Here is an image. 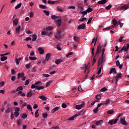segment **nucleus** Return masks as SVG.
I'll list each match as a JSON object with an SVG mask.
<instances>
[{
	"mask_svg": "<svg viewBox=\"0 0 129 129\" xmlns=\"http://www.w3.org/2000/svg\"><path fill=\"white\" fill-rule=\"evenodd\" d=\"M117 23H118V22H117V20L113 19V20L112 21V25L111 26H109L108 27H107L105 29H103V30H111V29H113V28H114V27H117Z\"/></svg>",
	"mask_w": 129,
	"mask_h": 129,
	"instance_id": "1",
	"label": "nucleus"
},
{
	"mask_svg": "<svg viewBox=\"0 0 129 129\" xmlns=\"http://www.w3.org/2000/svg\"><path fill=\"white\" fill-rule=\"evenodd\" d=\"M103 67V64L101 62H100V60H98V71L97 72L98 75H99L100 73H101V69H102V68Z\"/></svg>",
	"mask_w": 129,
	"mask_h": 129,
	"instance_id": "2",
	"label": "nucleus"
},
{
	"mask_svg": "<svg viewBox=\"0 0 129 129\" xmlns=\"http://www.w3.org/2000/svg\"><path fill=\"white\" fill-rule=\"evenodd\" d=\"M101 52V46L98 45L97 48L96 52L95 54V57H98L99 53Z\"/></svg>",
	"mask_w": 129,
	"mask_h": 129,
	"instance_id": "3",
	"label": "nucleus"
},
{
	"mask_svg": "<svg viewBox=\"0 0 129 129\" xmlns=\"http://www.w3.org/2000/svg\"><path fill=\"white\" fill-rule=\"evenodd\" d=\"M41 83V81H38V82H36L34 84H32L31 85V89H34V88L36 89V90H37V85H39V84H40Z\"/></svg>",
	"mask_w": 129,
	"mask_h": 129,
	"instance_id": "4",
	"label": "nucleus"
},
{
	"mask_svg": "<svg viewBox=\"0 0 129 129\" xmlns=\"http://www.w3.org/2000/svg\"><path fill=\"white\" fill-rule=\"evenodd\" d=\"M63 35L61 34V33H57L55 36V38L56 39H57V40H60V39H61V38H62V36Z\"/></svg>",
	"mask_w": 129,
	"mask_h": 129,
	"instance_id": "5",
	"label": "nucleus"
},
{
	"mask_svg": "<svg viewBox=\"0 0 129 129\" xmlns=\"http://www.w3.org/2000/svg\"><path fill=\"white\" fill-rule=\"evenodd\" d=\"M107 2H108V0H101L99 1L97 4L98 5H105Z\"/></svg>",
	"mask_w": 129,
	"mask_h": 129,
	"instance_id": "6",
	"label": "nucleus"
},
{
	"mask_svg": "<svg viewBox=\"0 0 129 129\" xmlns=\"http://www.w3.org/2000/svg\"><path fill=\"white\" fill-rule=\"evenodd\" d=\"M55 22H56V26H58V27H60V26H61L62 20H61V19H58L57 20H55Z\"/></svg>",
	"mask_w": 129,
	"mask_h": 129,
	"instance_id": "7",
	"label": "nucleus"
},
{
	"mask_svg": "<svg viewBox=\"0 0 129 129\" xmlns=\"http://www.w3.org/2000/svg\"><path fill=\"white\" fill-rule=\"evenodd\" d=\"M116 66L119 67V69H122V66H123L122 64H120V62H119V60H116Z\"/></svg>",
	"mask_w": 129,
	"mask_h": 129,
	"instance_id": "8",
	"label": "nucleus"
},
{
	"mask_svg": "<svg viewBox=\"0 0 129 129\" xmlns=\"http://www.w3.org/2000/svg\"><path fill=\"white\" fill-rule=\"evenodd\" d=\"M78 29H79V30H81V29L84 30L85 29V24L83 23L82 24H81L78 27Z\"/></svg>",
	"mask_w": 129,
	"mask_h": 129,
	"instance_id": "9",
	"label": "nucleus"
},
{
	"mask_svg": "<svg viewBox=\"0 0 129 129\" xmlns=\"http://www.w3.org/2000/svg\"><path fill=\"white\" fill-rule=\"evenodd\" d=\"M120 122H121L122 124H123V125H127V123L124 119V118H121Z\"/></svg>",
	"mask_w": 129,
	"mask_h": 129,
	"instance_id": "10",
	"label": "nucleus"
},
{
	"mask_svg": "<svg viewBox=\"0 0 129 129\" xmlns=\"http://www.w3.org/2000/svg\"><path fill=\"white\" fill-rule=\"evenodd\" d=\"M127 9H128V6L126 5L122 6L119 8L120 11H123V10H127Z\"/></svg>",
	"mask_w": 129,
	"mask_h": 129,
	"instance_id": "11",
	"label": "nucleus"
},
{
	"mask_svg": "<svg viewBox=\"0 0 129 129\" xmlns=\"http://www.w3.org/2000/svg\"><path fill=\"white\" fill-rule=\"evenodd\" d=\"M59 3L58 1H51L50 0L47 1V4H48V5H54V4H58Z\"/></svg>",
	"mask_w": 129,
	"mask_h": 129,
	"instance_id": "12",
	"label": "nucleus"
},
{
	"mask_svg": "<svg viewBox=\"0 0 129 129\" xmlns=\"http://www.w3.org/2000/svg\"><path fill=\"white\" fill-rule=\"evenodd\" d=\"M103 123V120H99L95 122V124H96V125L98 126L100 125V124H101V123Z\"/></svg>",
	"mask_w": 129,
	"mask_h": 129,
	"instance_id": "13",
	"label": "nucleus"
},
{
	"mask_svg": "<svg viewBox=\"0 0 129 129\" xmlns=\"http://www.w3.org/2000/svg\"><path fill=\"white\" fill-rule=\"evenodd\" d=\"M38 50L39 51L40 54H44V52H45V50L42 47H39L38 48Z\"/></svg>",
	"mask_w": 129,
	"mask_h": 129,
	"instance_id": "14",
	"label": "nucleus"
},
{
	"mask_svg": "<svg viewBox=\"0 0 129 129\" xmlns=\"http://www.w3.org/2000/svg\"><path fill=\"white\" fill-rule=\"evenodd\" d=\"M25 77V74L24 73H19L18 75V79H20V78H23Z\"/></svg>",
	"mask_w": 129,
	"mask_h": 129,
	"instance_id": "15",
	"label": "nucleus"
},
{
	"mask_svg": "<svg viewBox=\"0 0 129 129\" xmlns=\"http://www.w3.org/2000/svg\"><path fill=\"white\" fill-rule=\"evenodd\" d=\"M12 110H13V108L11 107H9L5 111L6 113H10V112H11V111H12Z\"/></svg>",
	"mask_w": 129,
	"mask_h": 129,
	"instance_id": "16",
	"label": "nucleus"
},
{
	"mask_svg": "<svg viewBox=\"0 0 129 129\" xmlns=\"http://www.w3.org/2000/svg\"><path fill=\"white\" fill-rule=\"evenodd\" d=\"M33 91L31 90L30 91H29L26 95L27 97H31V96H32V95H33Z\"/></svg>",
	"mask_w": 129,
	"mask_h": 129,
	"instance_id": "17",
	"label": "nucleus"
},
{
	"mask_svg": "<svg viewBox=\"0 0 129 129\" xmlns=\"http://www.w3.org/2000/svg\"><path fill=\"white\" fill-rule=\"evenodd\" d=\"M96 42H97V38H96V39H95V38H94L92 40L91 45H92V44H93V43H94V47L96 45Z\"/></svg>",
	"mask_w": 129,
	"mask_h": 129,
	"instance_id": "18",
	"label": "nucleus"
},
{
	"mask_svg": "<svg viewBox=\"0 0 129 129\" xmlns=\"http://www.w3.org/2000/svg\"><path fill=\"white\" fill-rule=\"evenodd\" d=\"M104 56H101V57H99L98 61L101 62L102 63H104L105 62V59H104Z\"/></svg>",
	"mask_w": 129,
	"mask_h": 129,
	"instance_id": "19",
	"label": "nucleus"
},
{
	"mask_svg": "<svg viewBox=\"0 0 129 129\" xmlns=\"http://www.w3.org/2000/svg\"><path fill=\"white\" fill-rule=\"evenodd\" d=\"M62 62H63V59H59L56 60L55 61V64H56L57 65H58V64H60V63H62Z\"/></svg>",
	"mask_w": 129,
	"mask_h": 129,
	"instance_id": "20",
	"label": "nucleus"
},
{
	"mask_svg": "<svg viewBox=\"0 0 129 129\" xmlns=\"http://www.w3.org/2000/svg\"><path fill=\"white\" fill-rule=\"evenodd\" d=\"M74 40L76 42H77V43H79L80 42V38L77 37L76 36L74 37Z\"/></svg>",
	"mask_w": 129,
	"mask_h": 129,
	"instance_id": "21",
	"label": "nucleus"
},
{
	"mask_svg": "<svg viewBox=\"0 0 129 129\" xmlns=\"http://www.w3.org/2000/svg\"><path fill=\"white\" fill-rule=\"evenodd\" d=\"M36 40H37V35H36V34H34L32 35V42H35V41H36Z\"/></svg>",
	"mask_w": 129,
	"mask_h": 129,
	"instance_id": "22",
	"label": "nucleus"
},
{
	"mask_svg": "<svg viewBox=\"0 0 129 129\" xmlns=\"http://www.w3.org/2000/svg\"><path fill=\"white\" fill-rule=\"evenodd\" d=\"M44 88H45V86H41L39 87V86L37 85V86H36L37 90H41V89H44Z\"/></svg>",
	"mask_w": 129,
	"mask_h": 129,
	"instance_id": "23",
	"label": "nucleus"
},
{
	"mask_svg": "<svg viewBox=\"0 0 129 129\" xmlns=\"http://www.w3.org/2000/svg\"><path fill=\"white\" fill-rule=\"evenodd\" d=\"M58 109H59V107H55L54 108H53L51 110V112L52 113H54V112H56V111H57V110H58Z\"/></svg>",
	"mask_w": 129,
	"mask_h": 129,
	"instance_id": "24",
	"label": "nucleus"
},
{
	"mask_svg": "<svg viewBox=\"0 0 129 129\" xmlns=\"http://www.w3.org/2000/svg\"><path fill=\"white\" fill-rule=\"evenodd\" d=\"M18 23H19V20L15 19L13 21V25H14V26H18Z\"/></svg>",
	"mask_w": 129,
	"mask_h": 129,
	"instance_id": "25",
	"label": "nucleus"
},
{
	"mask_svg": "<svg viewBox=\"0 0 129 129\" xmlns=\"http://www.w3.org/2000/svg\"><path fill=\"white\" fill-rule=\"evenodd\" d=\"M84 112H85V110L84 109L81 110L78 113V116H79V115H83V114H84Z\"/></svg>",
	"mask_w": 129,
	"mask_h": 129,
	"instance_id": "26",
	"label": "nucleus"
},
{
	"mask_svg": "<svg viewBox=\"0 0 129 129\" xmlns=\"http://www.w3.org/2000/svg\"><path fill=\"white\" fill-rule=\"evenodd\" d=\"M117 76L114 77V78H122V74L121 73L120 74H117Z\"/></svg>",
	"mask_w": 129,
	"mask_h": 129,
	"instance_id": "27",
	"label": "nucleus"
},
{
	"mask_svg": "<svg viewBox=\"0 0 129 129\" xmlns=\"http://www.w3.org/2000/svg\"><path fill=\"white\" fill-rule=\"evenodd\" d=\"M51 57V53H47L46 54L45 60H49Z\"/></svg>",
	"mask_w": 129,
	"mask_h": 129,
	"instance_id": "28",
	"label": "nucleus"
},
{
	"mask_svg": "<svg viewBox=\"0 0 129 129\" xmlns=\"http://www.w3.org/2000/svg\"><path fill=\"white\" fill-rule=\"evenodd\" d=\"M39 98L40 99L43 100V101L47 100V98H46V97H45L44 96H40Z\"/></svg>",
	"mask_w": 129,
	"mask_h": 129,
	"instance_id": "29",
	"label": "nucleus"
},
{
	"mask_svg": "<svg viewBox=\"0 0 129 129\" xmlns=\"http://www.w3.org/2000/svg\"><path fill=\"white\" fill-rule=\"evenodd\" d=\"M22 59V58H16L15 59V61L17 65H19L20 64V61Z\"/></svg>",
	"mask_w": 129,
	"mask_h": 129,
	"instance_id": "30",
	"label": "nucleus"
},
{
	"mask_svg": "<svg viewBox=\"0 0 129 129\" xmlns=\"http://www.w3.org/2000/svg\"><path fill=\"white\" fill-rule=\"evenodd\" d=\"M83 107V106H82V105L80 104V105H76V106H75V108L76 109H78V110H79V109H81V108H82Z\"/></svg>",
	"mask_w": 129,
	"mask_h": 129,
	"instance_id": "31",
	"label": "nucleus"
},
{
	"mask_svg": "<svg viewBox=\"0 0 129 129\" xmlns=\"http://www.w3.org/2000/svg\"><path fill=\"white\" fill-rule=\"evenodd\" d=\"M52 33H41V35L42 36H48L49 37H50V36H51Z\"/></svg>",
	"mask_w": 129,
	"mask_h": 129,
	"instance_id": "32",
	"label": "nucleus"
},
{
	"mask_svg": "<svg viewBox=\"0 0 129 129\" xmlns=\"http://www.w3.org/2000/svg\"><path fill=\"white\" fill-rule=\"evenodd\" d=\"M101 94H98L96 96L95 98L97 99V100H100V99H101Z\"/></svg>",
	"mask_w": 129,
	"mask_h": 129,
	"instance_id": "33",
	"label": "nucleus"
},
{
	"mask_svg": "<svg viewBox=\"0 0 129 129\" xmlns=\"http://www.w3.org/2000/svg\"><path fill=\"white\" fill-rule=\"evenodd\" d=\"M51 18V19H52V20H57V19H59V16H57L56 15H52Z\"/></svg>",
	"mask_w": 129,
	"mask_h": 129,
	"instance_id": "34",
	"label": "nucleus"
},
{
	"mask_svg": "<svg viewBox=\"0 0 129 129\" xmlns=\"http://www.w3.org/2000/svg\"><path fill=\"white\" fill-rule=\"evenodd\" d=\"M53 29H54V27H51V26L46 27V28L47 31H52V30H53Z\"/></svg>",
	"mask_w": 129,
	"mask_h": 129,
	"instance_id": "35",
	"label": "nucleus"
},
{
	"mask_svg": "<svg viewBox=\"0 0 129 129\" xmlns=\"http://www.w3.org/2000/svg\"><path fill=\"white\" fill-rule=\"evenodd\" d=\"M22 118H23V119H25L26 117H28V115L26 114L25 113H24L22 116H21Z\"/></svg>",
	"mask_w": 129,
	"mask_h": 129,
	"instance_id": "36",
	"label": "nucleus"
},
{
	"mask_svg": "<svg viewBox=\"0 0 129 129\" xmlns=\"http://www.w3.org/2000/svg\"><path fill=\"white\" fill-rule=\"evenodd\" d=\"M21 7H22V3H20L18 5H17L15 7V10H18V9H20V8H21Z\"/></svg>",
	"mask_w": 129,
	"mask_h": 129,
	"instance_id": "37",
	"label": "nucleus"
},
{
	"mask_svg": "<svg viewBox=\"0 0 129 129\" xmlns=\"http://www.w3.org/2000/svg\"><path fill=\"white\" fill-rule=\"evenodd\" d=\"M113 112H114V111L112 109L109 110L107 111V113H108V114H112Z\"/></svg>",
	"mask_w": 129,
	"mask_h": 129,
	"instance_id": "38",
	"label": "nucleus"
},
{
	"mask_svg": "<svg viewBox=\"0 0 129 129\" xmlns=\"http://www.w3.org/2000/svg\"><path fill=\"white\" fill-rule=\"evenodd\" d=\"M35 117H39V109L37 110L35 112Z\"/></svg>",
	"mask_w": 129,
	"mask_h": 129,
	"instance_id": "39",
	"label": "nucleus"
},
{
	"mask_svg": "<svg viewBox=\"0 0 129 129\" xmlns=\"http://www.w3.org/2000/svg\"><path fill=\"white\" fill-rule=\"evenodd\" d=\"M7 59H8V57H7V56H2L1 58V61H6V60H7Z\"/></svg>",
	"mask_w": 129,
	"mask_h": 129,
	"instance_id": "40",
	"label": "nucleus"
},
{
	"mask_svg": "<svg viewBox=\"0 0 129 129\" xmlns=\"http://www.w3.org/2000/svg\"><path fill=\"white\" fill-rule=\"evenodd\" d=\"M23 89H24V88H23V87L20 86L18 88H17V89H16V91H20V90H21V91H23Z\"/></svg>",
	"mask_w": 129,
	"mask_h": 129,
	"instance_id": "41",
	"label": "nucleus"
},
{
	"mask_svg": "<svg viewBox=\"0 0 129 129\" xmlns=\"http://www.w3.org/2000/svg\"><path fill=\"white\" fill-rule=\"evenodd\" d=\"M21 25L18 26V27L16 28V32L17 33H19L21 31Z\"/></svg>",
	"mask_w": 129,
	"mask_h": 129,
	"instance_id": "42",
	"label": "nucleus"
},
{
	"mask_svg": "<svg viewBox=\"0 0 129 129\" xmlns=\"http://www.w3.org/2000/svg\"><path fill=\"white\" fill-rule=\"evenodd\" d=\"M39 8L40 9H43V10L46 9V6L43 5H39Z\"/></svg>",
	"mask_w": 129,
	"mask_h": 129,
	"instance_id": "43",
	"label": "nucleus"
},
{
	"mask_svg": "<svg viewBox=\"0 0 129 129\" xmlns=\"http://www.w3.org/2000/svg\"><path fill=\"white\" fill-rule=\"evenodd\" d=\"M42 117L43 118H47L48 117V113H45L42 114Z\"/></svg>",
	"mask_w": 129,
	"mask_h": 129,
	"instance_id": "44",
	"label": "nucleus"
},
{
	"mask_svg": "<svg viewBox=\"0 0 129 129\" xmlns=\"http://www.w3.org/2000/svg\"><path fill=\"white\" fill-rule=\"evenodd\" d=\"M111 7H112V5H109L108 6L105 7V10H109L110 9H111Z\"/></svg>",
	"mask_w": 129,
	"mask_h": 129,
	"instance_id": "45",
	"label": "nucleus"
},
{
	"mask_svg": "<svg viewBox=\"0 0 129 129\" xmlns=\"http://www.w3.org/2000/svg\"><path fill=\"white\" fill-rule=\"evenodd\" d=\"M30 60H31V61H33V60H37V57L36 56H29Z\"/></svg>",
	"mask_w": 129,
	"mask_h": 129,
	"instance_id": "46",
	"label": "nucleus"
},
{
	"mask_svg": "<svg viewBox=\"0 0 129 129\" xmlns=\"http://www.w3.org/2000/svg\"><path fill=\"white\" fill-rule=\"evenodd\" d=\"M110 100L108 99L107 100L105 103H103L104 105H106V104H108V103H110Z\"/></svg>",
	"mask_w": 129,
	"mask_h": 129,
	"instance_id": "47",
	"label": "nucleus"
},
{
	"mask_svg": "<svg viewBox=\"0 0 129 129\" xmlns=\"http://www.w3.org/2000/svg\"><path fill=\"white\" fill-rule=\"evenodd\" d=\"M87 13H91L92 12V9L90 7L88 8L87 10H86Z\"/></svg>",
	"mask_w": 129,
	"mask_h": 129,
	"instance_id": "48",
	"label": "nucleus"
},
{
	"mask_svg": "<svg viewBox=\"0 0 129 129\" xmlns=\"http://www.w3.org/2000/svg\"><path fill=\"white\" fill-rule=\"evenodd\" d=\"M43 13L46 15V16H49V14H50V12L46 10H44Z\"/></svg>",
	"mask_w": 129,
	"mask_h": 129,
	"instance_id": "49",
	"label": "nucleus"
},
{
	"mask_svg": "<svg viewBox=\"0 0 129 129\" xmlns=\"http://www.w3.org/2000/svg\"><path fill=\"white\" fill-rule=\"evenodd\" d=\"M121 49L123 50V51H127V48L126 47V46L125 45H124L122 48H121Z\"/></svg>",
	"mask_w": 129,
	"mask_h": 129,
	"instance_id": "50",
	"label": "nucleus"
},
{
	"mask_svg": "<svg viewBox=\"0 0 129 129\" xmlns=\"http://www.w3.org/2000/svg\"><path fill=\"white\" fill-rule=\"evenodd\" d=\"M92 19H93V17H90V18H89L88 21L87 22L88 24L91 23V21H92Z\"/></svg>",
	"mask_w": 129,
	"mask_h": 129,
	"instance_id": "51",
	"label": "nucleus"
},
{
	"mask_svg": "<svg viewBox=\"0 0 129 129\" xmlns=\"http://www.w3.org/2000/svg\"><path fill=\"white\" fill-rule=\"evenodd\" d=\"M93 112L94 113H97L98 112V108L96 107L95 109L93 110Z\"/></svg>",
	"mask_w": 129,
	"mask_h": 129,
	"instance_id": "52",
	"label": "nucleus"
},
{
	"mask_svg": "<svg viewBox=\"0 0 129 129\" xmlns=\"http://www.w3.org/2000/svg\"><path fill=\"white\" fill-rule=\"evenodd\" d=\"M115 70V69L114 68L111 69L109 72L110 74H112V73H114Z\"/></svg>",
	"mask_w": 129,
	"mask_h": 129,
	"instance_id": "53",
	"label": "nucleus"
},
{
	"mask_svg": "<svg viewBox=\"0 0 129 129\" xmlns=\"http://www.w3.org/2000/svg\"><path fill=\"white\" fill-rule=\"evenodd\" d=\"M14 115H15V116L16 117H18V116H19V115H20V113H19V112H15Z\"/></svg>",
	"mask_w": 129,
	"mask_h": 129,
	"instance_id": "54",
	"label": "nucleus"
},
{
	"mask_svg": "<svg viewBox=\"0 0 129 129\" xmlns=\"http://www.w3.org/2000/svg\"><path fill=\"white\" fill-rule=\"evenodd\" d=\"M87 13L88 12H87V10L83 11V12H82V11L80 12L81 14H82L83 15H84L85 16V15H86L87 14Z\"/></svg>",
	"mask_w": 129,
	"mask_h": 129,
	"instance_id": "55",
	"label": "nucleus"
},
{
	"mask_svg": "<svg viewBox=\"0 0 129 129\" xmlns=\"http://www.w3.org/2000/svg\"><path fill=\"white\" fill-rule=\"evenodd\" d=\"M27 109H29V110H30V111H32V106H31L30 105H28Z\"/></svg>",
	"mask_w": 129,
	"mask_h": 129,
	"instance_id": "56",
	"label": "nucleus"
},
{
	"mask_svg": "<svg viewBox=\"0 0 129 129\" xmlns=\"http://www.w3.org/2000/svg\"><path fill=\"white\" fill-rule=\"evenodd\" d=\"M52 82H53V81H49V82H48L46 83V87H48V86H49V85H50V84L51 83H52Z\"/></svg>",
	"mask_w": 129,
	"mask_h": 129,
	"instance_id": "57",
	"label": "nucleus"
},
{
	"mask_svg": "<svg viewBox=\"0 0 129 129\" xmlns=\"http://www.w3.org/2000/svg\"><path fill=\"white\" fill-rule=\"evenodd\" d=\"M106 90H107L106 88L104 87V88H102V89L100 90V91H101V92H105Z\"/></svg>",
	"mask_w": 129,
	"mask_h": 129,
	"instance_id": "58",
	"label": "nucleus"
},
{
	"mask_svg": "<svg viewBox=\"0 0 129 129\" xmlns=\"http://www.w3.org/2000/svg\"><path fill=\"white\" fill-rule=\"evenodd\" d=\"M29 83H30V80H27L25 81V85H29Z\"/></svg>",
	"mask_w": 129,
	"mask_h": 129,
	"instance_id": "59",
	"label": "nucleus"
},
{
	"mask_svg": "<svg viewBox=\"0 0 129 129\" xmlns=\"http://www.w3.org/2000/svg\"><path fill=\"white\" fill-rule=\"evenodd\" d=\"M61 106L63 108H66V107H67V105L65 103H62Z\"/></svg>",
	"mask_w": 129,
	"mask_h": 129,
	"instance_id": "60",
	"label": "nucleus"
},
{
	"mask_svg": "<svg viewBox=\"0 0 129 129\" xmlns=\"http://www.w3.org/2000/svg\"><path fill=\"white\" fill-rule=\"evenodd\" d=\"M78 89L79 91H83V89H82L81 86H79L78 88Z\"/></svg>",
	"mask_w": 129,
	"mask_h": 129,
	"instance_id": "61",
	"label": "nucleus"
},
{
	"mask_svg": "<svg viewBox=\"0 0 129 129\" xmlns=\"http://www.w3.org/2000/svg\"><path fill=\"white\" fill-rule=\"evenodd\" d=\"M15 108V112H19V111H20V108L18 107H16Z\"/></svg>",
	"mask_w": 129,
	"mask_h": 129,
	"instance_id": "62",
	"label": "nucleus"
},
{
	"mask_svg": "<svg viewBox=\"0 0 129 129\" xmlns=\"http://www.w3.org/2000/svg\"><path fill=\"white\" fill-rule=\"evenodd\" d=\"M17 125H19V126L21 125V119L17 120Z\"/></svg>",
	"mask_w": 129,
	"mask_h": 129,
	"instance_id": "63",
	"label": "nucleus"
},
{
	"mask_svg": "<svg viewBox=\"0 0 129 129\" xmlns=\"http://www.w3.org/2000/svg\"><path fill=\"white\" fill-rule=\"evenodd\" d=\"M123 38V36H121L120 38H119V42H122V39Z\"/></svg>",
	"mask_w": 129,
	"mask_h": 129,
	"instance_id": "64",
	"label": "nucleus"
}]
</instances>
